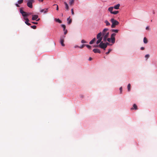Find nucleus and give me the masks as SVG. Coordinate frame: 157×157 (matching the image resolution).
Listing matches in <instances>:
<instances>
[{"instance_id": "obj_38", "label": "nucleus", "mask_w": 157, "mask_h": 157, "mask_svg": "<svg viewBox=\"0 0 157 157\" xmlns=\"http://www.w3.org/2000/svg\"><path fill=\"white\" fill-rule=\"evenodd\" d=\"M71 13L72 15H74V10H73V9H72L71 10Z\"/></svg>"}, {"instance_id": "obj_5", "label": "nucleus", "mask_w": 157, "mask_h": 157, "mask_svg": "<svg viewBox=\"0 0 157 157\" xmlns=\"http://www.w3.org/2000/svg\"><path fill=\"white\" fill-rule=\"evenodd\" d=\"M34 0H28L27 3V6L30 8H33V3L34 2Z\"/></svg>"}, {"instance_id": "obj_30", "label": "nucleus", "mask_w": 157, "mask_h": 157, "mask_svg": "<svg viewBox=\"0 0 157 157\" xmlns=\"http://www.w3.org/2000/svg\"><path fill=\"white\" fill-rule=\"evenodd\" d=\"M85 46H86V44H82V45H81L80 46H79V47L80 48H83Z\"/></svg>"}, {"instance_id": "obj_39", "label": "nucleus", "mask_w": 157, "mask_h": 157, "mask_svg": "<svg viewBox=\"0 0 157 157\" xmlns=\"http://www.w3.org/2000/svg\"><path fill=\"white\" fill-rule=\"evenodd\" d=\"M67 30H65V31L64 32V35H66L67 33Z\"/></svg>"}, {"instance_id": "obj_34", "label": "nucleus", "mask_w": 157, "mask_h": 157, "mask_svg": "<svg viewBox=\"0 0 157 157\" xmlns=\"http://www.w3.org/2000/svg\"><path fill=\"white\" fill-rule=\"evenodd\" d=\"M81 43H86L87 42L86 41H85L84 40H82L81 41Z\"/></svg>"}, {"instance_id": "obj_8", "label": "nucleus", "mask_w": 157, "mask_h": 157, "mask_svg": "<svg viewBox=\"0 0 157 157\" xmlns=\"http://www.w3.org/2000/svg\"><path fill=\"white\" fill-rule=\"evenodd\" d=\"M116 35L115 33L112 34L111 36V43L113 44L115 42V36Z\"/></svg>"}, {"instance_id": "obj_26", "label": "nucleus", "mask_w": 157, "mask_h": 157, "mask_svg": "<svg viewBox=\"0 0 157 157\" xmlns=\"http://www.w3.org/2000/svg\"><path fill=\"white\" fill-rule=\"evenodd\" d=\"M112 31L113 32H114L116 33H117L118 32V30L117 29H112Z\"/></svg>"}, {"instance_id": "obj_9", "label": "nucleus", "mask_w": 157, "mask_h": 157, "mask_svg": "<svg viewBox=\"0 0 157 157\" xmlns=\"http://www.w3.org/2000/svg\"><path fill=\"white\" fill-rule=\"evenodd\" d=\"M23 2V0H19L18 1V4L16 3L15 4V5L17 7H19L20 6L18 5L21 4H22Z\"/></svg>"}, {"instance_id": "obj_14", "label": "nucleus", "mask_w": 157, "mask_h": 157, "mask_svg": "<svg viewBox=\"0 0 157 157\" xmlns=\"http://www.w3.org/2000/svg\"><path fill=\"white\" fill-rule=\"evenodd\" d=\"M75 0H69V4L71 5H72L74 2Z\"/></svg>"}, {"instance_id": "obj_3", "label": "nucleus", "mask_w": 157, "mask_h": 157, "mask_svg": "<svg viewBox=\"0 0 157 157\" xmlns=\"http://www.w3.org/2000/svg\"><path fill=\"white\" fill-rule=\"evenodd\" d=\"M23 8H21L20 9V12L22 14V15L24 17H27L28 16L31 14V13H27L26 12L24 11L23 10Z\"/></svg>"}, {"instance_id": "obj_25", "label": "nucleus", "mask_w": 157, "mask_h": 157, "mask_svg": "<svg viewBox=\"0 0 157 157\" xmlns=\"http://www.w3.org/2000/svg\"><path fill=\"white\" fill-rule=\"evenodd\" d=\"M24 19L26 21L29 22V19L27 18V17H24Z\"/></svg>"}, {"instance_id": "obj_21", "label": "nucleus", "mask_w": 157, "mask_h": 157, "mask_svg": "<svg viewBox=\"0 0 157 157\" xmlns=\"http://www.w3.org/2000/svg\"><path fill=\"white\" fill-rule=\"evenodd\" d=\"M128 91H130V89H131V85L130 83L128 84Z\"/></svg>"}, {"instance_id": "obj_12", "label": "nucleus", "mask_w": 157, "mask_h": 157, "mask_svg": "<svg viewBox=\"0 0 157 157\" xmlns=\"http://www.w3.org/2000/svg\"><path fill=\"white\" fill-rule=\"evenodd\" d=\"M48 8H46L44 9H42L40 10V12H44V13H47L48 12Z\"/></svg>"}, {"instance_id": "obj_27", "label": "nucleus", "mask_w": 157, "mask_h": 157, "mask_svg": "<svg viewBox=\"0 0 157 157\" xmlns=\"http://www.w3.org/2000/svg\"><path fill=\"white\" fill-rule=\"evenodd\" d=\"M109 42H111V38H107V40Z\"/></svg>"}, {"instance_id": "obj_31", "label": "nucleus", "mask_w": 157, "mask_h": 157, "mask_svg": "<svg viewBox=\"0 0 157 157\" xmlns=\"http://www.w3.org/2000/svg\"><path fill=\"white\" fill-rule=\"evenodd\" d=\"M25 23L27 25L29 26L31 25V24L29 22H28L25 21Z\"/></svg>"}, {"instance_id": "obj_24", "label": "nucleus", "mask_w": 157, "mask_h": 157, "mask_svg": "<svg viewBox=\"0 0 157 157\" xmlns=\"http://www.w3.org/2000/svg\"><path fill=\"white\" fill-rule=\"evenodd\" d=\"M56 20L57 22H59V23H62V21L59 19H56Z\"/></svg>"}, {"instance_id": "obj_44", "label": "nucleus", "mask_w": 157, "mask_h": 157, "mask_svg": "<svg viewBox=\"0 0 157 157\" xmlns=\"http://www.w3.org/2000/svg\"><path fill=\"white\" fill-rule=\"evenodd\" d=\"M89 60L90 61L92 60V58L91 57H90L89 59Z\"/></svg>"}, {"instance_id": "obj_7", "label": "nucleus", "mask_w": 157, "mask_h": 157, "mask_svg": "<svg viewBox=\"0 0 157 157\" xmlns=\"http://www.w3.org/2000/svg\"><path fill=\"white\" fill-rule=\"evenodd\" d=\"M65 37V36H61L60 39V43L62 46H64L65 44H64V39Z\"/></svg>"}, {"instance_id": "obj_36", "label": "nucleus", "mask_w": 157, "mask_h": 157, "mask_svg": "<svg viewBox=\"0 0 157 157\" xmlns=\"http://www.w3.org/2000/svg\"><path fill=\"white\" fill-rule=\"evenodd\" d=\"M56 6V10H59V7H58V5H56V4H54L53 5V6Z\"/></svg>"}, {"instance_id": "obj_28", "label": "nucleus", "mask_w": 157, "mask_h": 157, "mask_svg": "<svg viewBox=\"0 0 157 157\" xmlns=\"http://www.w3.org/2000/svg\"><path fill=\"white\" fill-rule=\"evenodd\" d=\"M86 46L89 49H91V46L90 45H86Z\"/></svg>"}, {"instance_id": "obj_15", "label": "nucleus", "mask_w": 157, "mask_h": 157, "mask_svg": "<svg viewBox=\"0 0 157 157\" xmlns=\"http://www.w3.org/2000/svg\"><path fill=\"white\" fill-rule=\"evenodd\" d=\"M120 6V4H118L117 5L115 6L114 7V8L116 9H119Z\"/></svg>"}, {"instance_id": "obj_22", "label": "nucleus", "mask_w": 157, "mask_h": 157, "mask_svg": "<svg viewBox=\"0 0 157 157\" xmlns=\"http://www.w3.org/2000/svg\"><path fill=\"white\" fill-rule=\"evenodd\" d=\"M69 18H68L67 19V20L68 21V24H70L72 22V20L71 19H69Z\"/></svg>"}, {"instance_id": "obj_48", "label": "nucleus", "mask_w": 157, "mask_h": 157, "mask_svg": "<svg viewBox=\"0 0 157 157\" xmlns=\"http://www.w3.org/2000/svg\"><path fill=\"white\" fill-rule=\"evenodd\" d=\"M63 31L64 32L65 31V30H67V29H63Z\"/></svg>"}, {"instance_id": "obj_33", "label": "nucleus", "mask_w": 157, "mask_h": 157, "mask_svg": "<svg viewBox=\"0 0 157 157\" xmlns=\"http://www.w3.org/2000/svg\"><path fill=\"white\" fill-rule=\"evenodd\" d=\"M61 26L62 28H63V29H66V26L64 25H62Z\"/></svg>"}, {"instance_id": "obj_23", "label": "nucleus", "mask_w": 157, "mask_h": 157, "mask_svg": "<svg viewBox=\"0 0 157 157\" xmlns=\"http://www.w3.org/2000/svg\"><path fill=\"white\" fill-rule=\"evenodd\" d=\"M119 13V11H113V12H111V13L113 14H117Z\"/></svg>"}, {"instance_id": "obj_41", "label": "nucleus", "mask_w": 157, "mask_h": 157, "mask_svg": "<svg viewBox=\"0 0 157 157\" xmlns=\"http://www.w3.org/2000/svg\"><path fill=\"white\" fill-rule=\"evenodd\" d=\"M94 47H96H96H99V45H96L94 46Z\"/></svg>"}, {"instance_id": "obj_40", "label": "nucleus", "mask_w": 157, "mask_h": 157, "mask_svg": "<svg viewBox=\"0 0 157 157\" xmlns=\"http://www.w3.org/2000/svg\"><path fill=\"white\" fill-rule=\"evenodd\" d=\"M32 23L34 24H38V23L37 22H32Z\"/></svg>"}, {"instance_id": "obj_32", "label": "nucleus", "mask_w": 157, "mask_h": 157, "mask_svg": "<svg viewBox=\"0 0 157 157\" xmlns=\"http://www.w3.org/2000/svg\"><path fill=\"white\" fill-rule=\"evenodd\" d=\"M111 51V49H109V51H108V52H106V54L107 55L108 54L110 53V52Z\"/></svg>"}, {"instance_id": "obj_45", "label": "nucleus", "mask_w": 157, "mask_h": 157, "mask_svg": "<svg viewBox=\"0 0 157 157\" xmlns=\"http://www.w3.org/2000/svg\"><path fill=\"white\" fill-rule=\"evenodd\" d=\"M106 44L107 46V45L109 44L108 43H107V42L106 43V44Z\"/></svg>"}, {"instance_id": "obj_20", "label": "nucleus", "mask_w": 157, "mask_h": 157, "mask_svg": "<svg viewBox=\"0 0 157 157\" xmlns=\"http://www.w3.org/2000/svg\"><path fill=\"white\" fill-rule=\"evenodd\" d=\"M144 42L145 44H147L148 42L147 39L145 37L144 38Z\"/></svg>"}, {"instance_id": "obj_29", "label": "nucleus", "mask_w": 157, "mask_h": 157, "mask_svg": "<svg viewBox=\"0 0 157 157\" xmlns=\"http://www.w3.org/2000/svg\"><path fill=\"white\" fill-rule=\"evenodd\" d=\"M31 27L33 29H35L36 28V25H33L31 26Z\"/></svg>"}, {"instance_id": "obj_6", "label": "nucleus", "mask_w": 157, "mask_h": 157, "mask_svg": "<svg viewBox=\"0 0 157 157\" xmlns=\"http://www.w3.org/2000/svg\"><path fill=\"white\" fill-rule=\"evenodd\" d=\"M99 47L103 49L104 50H105L107 47V45L105 44V43H103V42L102 41L99 45Z\"/></svg>"}, {"instance_id": "obj_16", "label": "nucleus", "mask_w": 157, "mask_h": 157, "mask_svg": "<svg viewBox=\"0 0 157 157\" xmlns=\"http://www.w3.org/2000/svg\"><path fill=\"white\" fill-rule=\"evenodd\" d=\"M104 22L106 24V25L107 26H109L110 25V24L107 20L105 21Z\"/></svg>"}, {"instance_id": "obj_42", "label": "nucleus", "mask_w": 157, "mask_h": 157, "mask_svg": "<svg viewBox=\"0 0 157 157\" xmlns=\"http://www.w3.org/2000/svg\"><path fill=\"white\" fill-rule=\"evenodd\" d=\"M146 30H149V27L148 26H147L146 27Z\"/></svg>"}, {"instance_id": "obj_10", "label": "nucleus", "mask_w": 157, "mask_h": 157, "mask_svg": "<svg viewBox=\"0 0 157 157\" xmlns=\"http://www.w3.org/2000/svg\"><path fill=\"white\" fill-rule=\"evenodd\" d=\"M38 17V16L36 15H32V20H36Z\"/></svg>"}, {"instance_id": "obj_35", "label": "nucleus", "mask_w": 157, "mask_h": 157, "mask_svg": "<svg viewBox=\"0 0 157 157\" xmlns=\"http://www.w3.org/2000/svg\"><path fill=\"white\" fill-rule=\"evenodd\" d=\"M120 94H121L122 93V87H121L120 88Z\"/></svg>"}, {"instance_id": "obj_2", "label": "nucleus", "mask_w": 157, "mask_h": 157, "mask_svg": "<svg viewBox=\"0 0 157 157\" xmlns=\"http://www.w3.org/2000/svg\"><path fill=\"white\" fill-rule=\"evenodd\" d=\"M110 21L112 23L111 26L112 28H115L116 26L118 25L119 23L118 21L115 20L113 18H112L111 19Z\"/></svg>"}, {"instance_id": "obj_37", "label": "nucleus", "mask_w": 157, "mask_h": 157, "mask_svg": "<svg viewBox=\"0 0 157 157\" xmlns=\"http://www.w3.org/2000/svg\"><path fill=\"white\" fill-rule=\"evenodd\" d=\"M145 57L146 58H147H147H148L149 57V55H148V54H147V55H146L145 56Z\"/></svg>"}, {"instance_id": "obj_11", "label": "nucleus", "mask_w": 157, "mask_h": 157, "mask_svg": "<svg viewBox=\"0 0 157 157\" xmlns=\"http://www.w3.org/2000/svg\"><path fill=\"white\" fill-rule=\"evenodd\" d=\"M93 51L94 53H100L101 52L100 50L98 49H94L93 50Z\"/></svg>"}, {"instance_id": "obj_47", "label": "nucleus", "mask_w": 157, "mask_h": 157, "mask_svg": "<svg viewBox=\"0 0 157 157\" xmlns=\"http://www.w3.org/2000/svg\"><path fill=\"white\" fill-rule=\"evenodd\" d=\"M39 20H40V19H37L36 20V21H39Z\"/></svg>"}, {"instance_id": "obj_19", "label": "nucleus", "mask_w": 157, "mask_h": 157, "mask_svg": "<svg viewBox=\"0 0 157 157\" xmlns=\"http://www.w3.org/2000/svg\"><path fill=\"white\" fill-rule=\"evenodd\" d=\"M96 38H94L90 42V44H92L94 42V41L95 40Z\"/></svg>"}, {"instance_id": "obj_17", "label": "nucleus", "mask_w": 157, "mask_h": 157, "mask_svg": "<svg viewBox=\"0 0 157 157\" xmlns=\"http://www.w3.org/2000/svg\"><path fill=\"white\" fill-rule=\"evenodd\" d=\"M64 3L65 6V8H66V9H67V10H69V6H68L66 2H64Z\"/></svg>"}, {"instance_id": "obj_1", "label": "nucleus", "mask_w": 157, "mask_h": 157, "mask_svg": "<svg viewBox=\"0 0 157 157\" xmlns=\"http://www.w3.org/2000/svg\"><path fill=\"white\" fill-rule=\"evenodd\" d=\"M108 30V29H104L101 33L102 36L103 37V40L105 42L106 41L107 38L109 35V32H107Z\"/></svg>"}, {"instance_id": "obj_4", "label": "nucleus", "mask_w": 157, "mask_h": 157, "mask_svg": "<svg viewBox=\"0 0 157 157\" xmlns=\"http://www.w3.org/2000/svg\"><path fill=\"white\" fill-rule=\"evenodd\" d=\"M101 36L102 34L101 32L97 34V38L98 40L96 42L97 44H98L100 43L101 42V41L102 39V37Z\"/></svg>"}, {"instance_id": "obj_43", "label": "nucleus", "mask_w": 157, "mask_h": 157, "mask_svg": "<svg viewBox=\"0 0 157 157\" xmlns=\"http://www.w3.org/2000/svg\"><path fill=\"white\" fill-rule=\"evenodd\" d=\"M140 49L141 50H144V47H142Z\"/></svg>"}, {"instance_id": "obj_18", "label": "nucleus", "mask_w": 157, "mask_h": 157, "mask_svg": "<svg viewBox=\"0 0 157 157\" xmlns=\"http://www.w3.org/2000/svg\"><path fill=\"white\" fill-rule=\"evenodd\" d=\"M113 7H110L108 9V10L111 13V12H113L112 11L113 10Z\"/></svg>"}, {"instance_id": "obj_13", "label": "nucleus", "mask_w": 157, "mask_h": 157, "mask_svg": "<svg viewBox=\"0 0 157 157\" xmlns=\"http://www.w3.org/2000/svg\"><path fill=\"white\" fill-rule=\"evenodd\" d=\"M138 109L137 106L136 104H134L133 105V107L131 108V110L135 109L137 110Z\"/></svg>"}, {"instance_id": "obj_46", "label": "nucleus", "mask_w": 157, "mask_h": 157, "mask_svg": "<svg viewBox=\"0 0 157 157\" xmlns=\"http://www.w3.org/2000/svg\"><path fill=\"white\" fill-rule=\"evenodd\" d=\"M44 0H39V1L40 2H42Z\"/></svg>"}]
</instances>
